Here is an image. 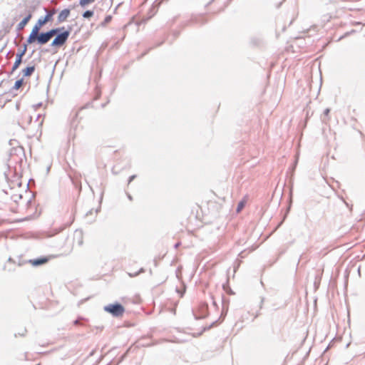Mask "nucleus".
I'll list each match as a JSON object with an SVG mask.
<instances>
[{"instance_id": "39448f33", "label": "nucleus", "mask_w": 365, "mask_h": 365, "mask_svg": "<svg viewBox=\"0 0 365 365\" xmlns=\"http://www.w3.org/2000/svg\"><path fill=\"white\" fill-rule=\"evenodd\" d=\"M52 14H48L44 18L39 19L34 27H37L38 29H41V26L46 24L51 19Z\"/></svg>"}, {"instance_id": "20e7f679", "label": "nucleus", "mask_w": 365, "mask_h": 365, "mask_svg": "<svg viewBox=\"0 0 365 365\" xmlns=\"http://www.w3.org/2000/svg\"><path fill=\"white\" fill-rule=\"evenodd\" d=\"M53 258L54 256L53 255L42 257L38 259H30L29 260V263L34 267H37L47 263L50 259Z\"/></svg>"}, {"instance_id": "0eeeda50", "label": "nucleus", "mask_w": 365, "mask_h": 365, "mask_svg": "<svg viewBox=\"0 0 365 365\" xmlns=\"http://www.w3.org/2000/svg\"><path fill=\"white\" fill-rule=\"evenodd\" d=\"M70 15V10L68 9H63L61 11V13L58 15V21H65L66 19Z\"/></svg>"}, {"instance_id": "f03ea898", "label": "nucleus", "mask_w": 365, "mask_h": 365, "mask_svg": "<svg viewBox=\"0 0 365 365\" xmlns=\"http://www.w3.org/2000/svg\"><path fill=\"white\" fill-rule=\"evenodd\" d=\"M104 309L114 317H121L125 312L124 307L120 304H108L105 307Z\"/></svg>"}, {"instance_id": "4468645a", "label": "nucleus", "mask_w": 365, "mask_h": 365, "mask_svg": "<svg viewBox=\"0 0 365 365\" xmlns=\"http://www.w3.org/2000/svg\"><path fill=\"white\" fill-rule=\"evenodd\" d=\"M22 83H23V80L21 79V80H18L16 81L14 86V88L16 89V90H18L21 88V85H22Z\"/></svg>"}, {"instance_id": "1a4fd4ad", "label": "nucleus", "mask_w": 365, "mask_h": 365, "mask_svg": "<svg viewBox=\"0 0 365 365\" xmlns=\"http://www.w3.org/2000/svg\"><path fill=\"white\" fill-rule=\"evenodd\" d=\"M34 70H35V67L34 66H29V67L26 68L25 69L23 70L24 76H31L33 73V72L34 71Z\"/></svg>"}, {"instance_id": "ddd939ff", "label": "nucleus", "mask_w": 365, "mask_h": 365, "mask_svg": "<svg viewBox=\"0 0 365 365\" xmlns=\"http://www.w3.org/2000/svg\"><path fill=\"white\" fill-rule=\"evenodd\" d=\"M94 1L95 0H80L79 4L81 6H86V5H88Z\"/></svg>"}, {"instance_id": "423d86ee", "label": "nucleus", "mask_w": 365, "mask_h": 365, "mask_svg": "<svg viewBox=\"0 0 365 365\" xmlns=\"http://www.w3.org/2000/svg\"><path fill=\"white\" fill-rule=\"evenodd\" d=\"M31 16V14L29 13L28 15L18 24L17 29L19 31L22 30L30 21Z\"/></svg>"}, {"instance_id": "2eb2a0df", "label": "nucleus", "mask_w": 365, "mask_h": 365, "mask_svg": "<svg viewBox=\"0 0 365 365\" xmlns=\"http://www.w3.org/2000/svg\"><path fill=\"white\" fill-rule=\"evenodd\" d=\"M202 309L203 311V314L200 316H198L197 317V318H202L203 317L204 314H205L206 311H207V306L206 305H202Z\"/></svg>"}, {"instance_id": "6e6552de", "label": "nucleus", "mask_w": 365, "mask_h": 365, "mask_svg": "<svg viewBox=\"0 0 365 365\" xmlns=\"http://www.w3.org/2000/svg\"><path fill=\"white\" fill-rule=\"evenodd\" d=\"M24 54V52H22L21 53H19L16 55V61L14 62V66H13V69H16L19 65L21 64V58H22V56Z\"/></svg>"}, {"instance_id": "9b49d317", "label": "nucleus", "mask_w": 365, "mask_h": 365, "mask_svg": "<svg viewBox=\"0 0 365 365\" xmlns=\"http://www.w3.org/2000/svg\"><path fill=\"white\" fill-rule=\"evenodd\" d=\"M247 202V200H241L238 205H237V212H240L242 211V210L244 208V207L245 206V204Z\"/></svg>"}, {"instance_id": "f257e3e1", "label": "nucleus", "mask_w": 365, "mask_h": 365, "mask_svg": "<svg viewBox=\"0 0 365 365\" xmlns=\"http://www.w3.org/2000/svg\"><path fill=\"white\" fill-rule=\"evenodd\" d=\"M39 30L40 29H38L37 27H33L31 32L26 41L29 44L34 43L36 41L40 44H45L49 41L51 37L60 31L61 29H53L48 31V32L38 34Z\"/></svg>"}, {"instance_id": "7ed1b4c3", "label": "nucleus", "mask_w": 365, "mask_h": 365, "mask_svg": "<svg viewBox=\"0 0 365 365\" xmlns=\"http://www.w3.org/2000/svg\"><path fill=\"white\" fill-rule=\"evenodd\" d=\"M70 35V32L68 31H65L61 34L56 36V37L53 39L51 43V46L54 47H61L63 46L67 41Z\"/></svg>"}, {"instance_id": "f8f14e48", "label": "nucleus", "mask_w": 365, "mask_h": 365, "mask_svg": "<svg viewBox=\"0 0 365 365\" xmlns=\"http://www.w3.org/2000/svg\"><path fill=\"white\" fill-rule=\"evenodd\" d=\"M82 16L84 19H90L93 16V11L88 10L85 11Z\"/></svg>"}, {"instance_id": "9d476101", "label": "nucleus", "mask_w": 365, "mask_h": 365, "mask_svg": "<svg viewBox=\"0 0 365 365\" xmlns=\"http://www.w3.org/2000/svg\"><path fill=\"white\" fill-rule=\"evenodd\" d=\"M112 19H113V17L111 15H108L107 16H106L104 20L101 22V26L103 27L106 26L112 21Z\"/></svg>"}]
</instances>
